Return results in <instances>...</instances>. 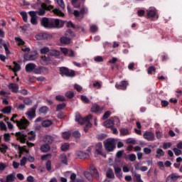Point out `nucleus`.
I'll return each mask as SVG.
<instances>
[{"label": "nucleus", "instance_id": "864d4df0", "mask_svg": "<svg viewBox=\"0 0 182 182\" xmlns=\"http://www.w3.org/2000/svg\"><path fill=\"white\" fill-rule=\"evenodd\" d=\"M51 157H52V154H47L41 156V159L43 161H45L46 160H48V159H50Z\"/></svg>", "mask_w": 182, "mask_h": 182}, {"label": "nucleus", "instance_id": "4c0bfd02", "mask_svg": "<svg viewBox=\"0 0 182 182\" xmlns=\"http://www.w3.org/2000/svg\"><path fill=\"white\" fill-rule=\"evenodd\" d=\"M6 150H8V146L5 144H1V147H0L1 153L5 154V153H6Z\"/></svg>", "mask_w": 182, "mask_h": 182}, {"label": "nucleus", "instance_id": "6ab92c4d", "mask_svg": "<svg viewBox=\"0 0 182 182\" xmlns=\"http://www.w3.org/2000/svg\"><path fill=\"white\" fill-rule=\"evenodd\" d=\"M9 89L11 90L13 93H18V90L19 89V85L15 83H10L8 86Z\"/></svg>", "mask_w": 182, "mask_h": 182}, {"label": "nucleus", "instance_id": "a211bd4d", "mask_svg": "<svg viewBox=\"0 0 182 182\" xmlns=\"http://www.w3.org/2000/svg\"><path fill=\"white\" fill-rule=\"evenodd\" d=\"M35 68H36V65L34 63H30L27 64L25 67L26 72H27V73L34 72Z\"/></svg>", "mask_w": 182, "mask_h": 182}, {"label": "nucleus", "instance_id": "49530a36", "mask_svg": "<svg viewBox=\"0 0 182 182\" xmlns=\"http://www.w3.org/2000/svg\"><path fill=\"white\" fill-rule=\"evenodd\" d=\"M73 15L75 16V18H80L81 19H83L84 18L83 15L80 14V11L77 10L74 11Z\"/></svg>", "mask_w": 182, "mask_h": 182}, {"label": "nucleus", "instance_id": "393cba45", "mask_svg": "<svg viewBox=\"0 0 182 182\" xmlns=\"http://www.w3.org/2000/svg\"><path fill=\"white\" fill-rule=\"evenodd\" d=\"M90 171L92 174H94L96 176V177H99V172L97 171V169H96V167L93 165L90 166Z\"/></svg>", "mask_w": 182, "mask_h": 182}, {"label": "nucleus", "instance_id": "58836bf2", "mask_svg": "<svg viewBox=\"0 0 182 182\" xmlns=\"http://www.w3.org/2000/svg\"><path fill=\"white\" fill-rule=\"evenodd\" d=\"M80 99L82 102H83V103H86L87 105H89V103H90V100H89L88 97H86V95H81Z\"/></svg>", "mask_w": 182, "mask_h": 182}, {"label": "nucleus", "instance_id": "8fccbe9b", "mask_svg": "<svg viewBox=\"0 0 182 182\" xmlns=\"http://www.w3.org/2000/svg\"><path fill=\"white\" fill-rule=\"evenodd\" d=\"M63 139H65V140H68L70 138V132H63L62 134Z\"/></svg>", "mask_w": 182, "mask_h": 182}, {"label": "nucleus", "instance_id": "2eb2a0df", "mask_svg": "<svg viewBox=\"0 0 182 182\" xmlns=\"http://www.w3.org/2000/svg\"><path fill=\"white\" fill-rule=\"evenodd\" d=\"M36 107H38V105H35L33 107L31 108L26 113L28 116V119H34V117H36Z\"/></svg>", "mask_w": 182, "mask_h": 182}, {"label": "nucleus", "instance_id": "a19ab883", "mask_svg": "<svg viewBox=\"0 0 182 182\" xmlns=\"http://www.w3.org/2000/svg\"><path fill=\"white\" fill-rule=\"evenodd\" d=\"M46 168L47 171H50L52 170V162L50 160H48L46 164Z\"/></svg>", "mask_w": 182, "mask_h": 182}, {"label": "nucleus", "instance_id": "ea45409f", "mask_svg": "<svg viewBox=\"0 0 182 182\" xmlns=\"http://www.w3.org/2000/svg\"><path fill=\"white\" fill-rule=\"evenodd\" d=\"M148 75H153V73H156V67L150 66L147 70Z\"/></svg>", "mask_w": 182, "mask_h": 182}, {"label": "nucleus", "instance_id": "c03bdc74", "mask_svg": "<svg viewBox=\"0 0 182 182\" xmlns=\"http://www.w3.org/2000/svg\"><path fill=\"white\" fill-rule=\"evenodd\" d=\"M55 100H58V102H66V98L63 95H56Z\"/></svg>", "mask_w": 182, "mask_h": 182}, {"label": "nucleus", "instance_id": "b1692460", "mask_svg": "<svg viewBox=\"0 0 182 182\" xmlns=\"http://www.w3.org/2000/svg\"><path fill=\"white\" fill-rule=\"evenodd\" d=\"M49 150H50V146H49V144L41 145V151H42V153H48Z\"/></svg>", "mask_w": 182, "mask_h": 182}, {"label": "nucleus", "instance_id": "de8ad7c7", "mask_svg": "<svg viewBox=\"0 0 182 182\" xmlns=\"http://www.w3.org/2000/svg\"><path fill=\"white\" fill-rule=\"evenodd\" d=\"M73 96H75V92H73V91H68L65 93V97L68 99H73Z\"/></svg>", "mask_w": 182, "mask_h": 182}, {"label": "nucleus", "instance_id": "680f3d73", "mask_svg": "<svg viewBox=\"0 0 182 182\" xmlns=\"http://www.w3.org/2000/svg\"><path fill=\"white\" fill-rule=\"evenodd\" d=\"M26 160H28V159H26L25 156L21 159L20 166H21V167H23V166L26 164Z\"/></svg>", "mask_w": 182, "mask_h": 182}, {"label": "nucleus", "instance_id": "39448f33", "mask_svg": "<svg viewBox=\"0 0 182 182\" xmlns=\"http://www.w3.org/2000/svg\"><path fill=\"white\" fill-rule=\"evenodd\" d=\"M59 73L61 76H65L66 77H75L76 75L75 70H70L66 67H60Z\"/></svg>", "mask_w": 182, "mask_h": 182}, {"label": "nucleus", "instance_id": "774afa93", "mask_svg": "<svg viewBox=\"0 0 182 182\" xmlns=\"http://www.w3.org/2000/svg\"><path fill=\"white\" fill-rule=\"evenodd\" d=\"M173 152L176 156H180L181 154V150H180L178 148H174Z\"/></svg>", "mask_w": 182, "mask_h": 182}, {"label": "nucleus", "instance_id": "0eeeda50", "mask_svg": "<svg viewBox=\"0 0 182 182\" xmlns=\"http://www.w3.org/2000/svg\"><path fill=\"white\" fill-rule=\"evenodd\" d=\"M65 26V21L59 18H51L50 26L51 29H60Z\"/></svg>", "mask_w": 182, "mask_h": 182}, {"label": "nucleus", "instance_id": "052dcab7", "mask_svg": "<svg viewBox=\"0 0 182 182\" xmlns=\"http://www.w3.org/2000/svg\"><path fill=\"white\" fill-rule=\"evenodd\" d=\"M88 9L87 7H82V9L80 10V15H85V14H87Z\"/></svg>", "mask_w": 182, "mask_h": 182}, {"label": "nucleus", "instance_id": "f704fd0d", "mask_svg": "<svg viewBox=\"0 0 182 182\" xmlns=\"http://www.w3.org/2000/svg\"><path fill=\"white\" fill-rule=\"evenodd\" d=\"M16 42H17L18 46H23V45H25V41H23V40H22V38H19V37H16L15 38Z\"/></svg>", "mask_w": 182, "mask_h": 182}, {"label": "nucleus", "instance_id": "473e14b6", "mask_svg": "<svg viewBox=\"0 0 182 182\" xmlns=\"http://www.w3.org/2000/svg\"><path fill=\"white\" fill-rule=\"evenodd\" d=\"M107 178H114V173L113 172V169H109V171H107L106 173Z\"/></svg>", "mask_w": 182, "mask_h": 182}, {"label": "nucleus", "instance_id": "c9c22d12", "mask_svg": "<svg viewBox=\"0 0 182 182\" xmlns=\"http://www.w3.org/2000/svg\"><path fill=\"white\" fill-rule=\"evenodd\" d=\"M53 13L58 16H65V14H63V12H62L59 9H55L53 10Z\"/></svg>", "mask_w": 182, "mask_h": 182}, {"label": "nucleus", "instance_id": "a878e982", "mask_svg": "<svg viewBox=\"0 0 182 182\" xmlns=\"http://www.w3.org/2000/svg\"><path fill=\"white\" fill-rule=\"evenodd\" d=\"M52 124L53 122L50 119H46L41 123L43 127H50V126H52Z\"/></svg>", "mask_w": 182, "mask_h": 182}, {"label": "nucleus", "instance_id": "7c9ffc66", "mask_svg": "<svg viewBox=\"0 0 182 182\" xmlns=\"http://www.w3.org/2000/svg\"><path fill=\"white\" fill-rule=\"evenodd\" d=\"M12 110V107L11 106H7V107H5L2 110V113H4V114H9L11 113Z\"/></svg>", "mask_w": 182, "mask_h": 182}, {"label": "nucleus", "instance_id": "37998d69", "mask_svg": "<svg viewBox=\"0 0 182 182\" xmlns=\"http://www.w3.org/2000/svg\"><path fill=\"white\" fill-rule=\"evenodd\" d=\"M20 15L22 16L23 22H28V14L26 11H21Z\"/></svg>", "mask_w": 182, "mask_h": 182}, {"label": "nucleus", "instance_id": "e2e57ef3", "mask_svg": "<svg viewBox=\"0 0 182 182\" xmlns=\"http://www.w3.org/2000/svg\"><path fill=\"white\" fill-rule=\"evenodd\" d=\"M49 52V48L48 47H43V48L41 49V53L42 55H45Z\"/></svg>", "mask_w": 182, "mask_h": 182}, {"label": "nucleus", "instance_id": "6e6552de", "mask_svg": "<svg viewBox=\"0 0 182 182\" xmlns=\"http://www.w3.org/2000/svg\"><path fill=\"white\" fill-rule=\"evenodd\" d=\"M50 22H52V18L47 17H43L41 19V26L45 29H52V26H50Z\"/></svg>", "mask_w": 182, "mask_h": 182}, {"label": "nucleus", "instance_id": "a18cd8bd", "mask_svg": "<svg viewBox=\"0 0 182 182\" xmlns=\"http://www.w3.org/2000/svg\"><path fill=\"white\" fill-rule=\"evenodd\" d=\"M66 107V104H59L56 107V112H59L60 110H63Z\"/></svg>", "mask_w": 182, "mask_h": 182}, {"label": "nucleus", "instance_id": "338daca9", "mask_svg": "<svg viewBox=\"0 0 182 182\" xmlns=\"http://www.w3.org/2000/svg\"><path fill=\"white\" fill-rule=\"evenodd\" d=\"M31 25H38V18L36 17L31 18Z\"/></svg>", "mask_w": 182, "mask_h": 182}, {"label": "nucleus", "instance_id": "423d86ee", "mask_svg": "<svg viewBox=\"0 0 182 182\" xmlns=\"http://www.w3.org/2000/svg\"><path fill=\"white\" fill-rule=\"evenodd\" d=\"M40 4L41 8L38 9V11H36L38 16H45L46 11H52V9H53V6L52 5L48 6L45 3L42 2H40Z\"/></svg>", "mask_w": 182, "mask_h": 182}, {"label": "nucleus", "instance_id": "412c9836", "mask_svg": "<svg viewBox=\"0 0 182 182\" xmlns=\"http://www.w3.org/2000/svg\"><path fill=\"white\" fill-rule=\"evenodd\" d=\"M60 42L61 45H69L70 43V38L65 36H62L60 38Z\"/></svg>", "mask_w": 182, "mask_h": 182}, {"label": "nucleus", "instance_id": "4d7b16f0", "mask_svg": "<svg viewBox=\"0 0 182 182\" xmlns=\"http://www.w3.org/2000/svg\"><path fill=\"white\" fill-rule=\"evenodd\" d=\"M4 140L6 143H8L11 140V134L5 133L4 135Z\"/></svg>", "mask_w": 182, "mask_h": 182}, {"label": "nucleus", "instance_id": "c756f323", "mask_svg": "<svg viewBox=\"0 0 182 182\" xmlns=\"http://www.w3.org/2000/svg\"><path fill=\"white\" fill-rule=\"evenodd\" d=\"M157 13L156 12V10H148L146 13V16L148 18H154Z\"/></svg>", "mask_w": 182, "mask_h": 182}, {"label": "nucleus", "instance_id": "c85d7f7f", "mask_svg": "<svg viewBox=\"0 0 182 182\" xmlns=\"http://www.w3.org/2000/svg\"><path fill=\"white\" fill-rule=\"evenodd\" d=\"M38 112L41 114H46V113L49 112V108L46 106H43L38 109Z\"/></svg>", "mask_w": 182, "mask_h": 182}, {"label": "nucleus", "instance_id": "72a5a7b5", "mask_svg": "<svg viewBox=\"0 0 182 182\" xmlns=\"http://www.w3.org/2000/svg\"><path fill=\"white\" fill-rule=\"evenodd\" d=\"M179 178V176H177L176 173H172L168 176V177L166 178V181H168L170 179L173 180V181H176Z\"/></svg>", "mask_w": 182, "mask_h": 182}, {"label": "nucleus", "instance_id": "13d9d810", "mask_svg": "<svg viewBox=\"0 0 182 182\" xmlns=\"http://www.w3.org/2000/svg\"><path fill=\"white\" fill-rule=\"evenodd\" d=\"M120 133L122 136H127V134H129V129L122 128L120 130Z\"/></svg>", "mask_w": 182, "mask_h": 182}, {"label": "nucleus", "instance_id": "1a4fd4ad", "mask_svg": "<svg viewBox=\"0 0 182 182\" xmlns=\"http://www.w3.org/2000/svg\"><path fill=\"white\" fill-rule=\"evenodd\" d=\"M103 110H105V107H100L97 104H93L90 109V112L95 114H102Z\"/></svg>", "mask_w": 182, "mask_h": 182}, {"label": "nucleus", "instance_id": "6e6d98bb", "mask_svg": "<svg viewBox=\"0 0 182 182\" xmlns=\"http://www.w3.org/2000/svg\"><path fill=\"white\" fill-rule=\"evenodd\" d=\"M14 63V72L16 73V72H19V70H21V65L18 63H16V62Z\"/></svg>", "mask_w": 182, "mask_h": 182}, {"label": "nucleus", "instance_id": "7ed1b4c3", "mask_svg": "<svg viewBox=\"0 0 182 182\" xmlns=\"http://www.w3.org/2000/svg\"><path fill=\"white\" fill-rule=\"evenodd\" d=\"M16 117H18V115L14 114L10 120L11 122H13V123H16V126L20 129V130L25 129L28 127L29 121H28L25 117H23L20 120H15Z\"/></svg>", "mask_w": 182, "mask_h": 182}, {"label": "nucleus", "instance_id": "ddd939ff", "mask_svg": "<svg viewBox=\"0 0 182 182\" xmlns=\"http://www.w3.org/2000/svg\"><path fill=\"white\" fill-rule=\"evenodd\" d=\"M127 86H129V82L126 80H122L119 84H115L116 89H118L119 90H126Z\"/></svg>", "mask_w": 182, "mask_h": 182}, {"label": "nucleus", "instance_id": "603ef678", "mask_svg": "<svg viewBox=\"0 0 182 182\" xmlns=\"http://www.w3.org/2000/svg\"><path fill=\"white\" fill-rule=\"evenodd\" d=\"M70 145L68 143H65L63 145H61V150L62 151H67V150H69Z\"/></svg>", "mask_w": 182, "mask_h": 182}, {"label": "nucleus", "instance_id": "dca6fc26", "mask_svg": "<svg viewBox=\"0 0 182 182\" xmlns=\"http://www.w3.org/2000/svg\"><path fill=\"white\" fill-rule=\"evenodd\" d=\"M144 139L147 140V141H153V140H154V134L151 132H145Z\"/></svg>", "mask_w": 182, "mask_h": 182}, {"label": "nucleus", "instance_id": "4be33fe9", "mask_svg": "<svg viewBox=\"0 0 182 182\" xmlns=\"http://www.w3.org/2000/svg\"><path fill=\"white\" fill-rule=\"evenodd\" d=\"M102 147H103V145L102 144V142H98L95 145V151L97 153V154H100V156L103 154V153L102 152Z\"/></svg>", "mask_w": 182, "mask_h": 182}, {"label": "nucleus", "instance_id": "e433bc0d", "mask_svg": "<svg viewBox=\"0 0 182 182\" xmlns=\"http://www.w3.org/2000/svg\"><path fill=\"white\" fill-rule=\"evenodd\" d=\"M156 153L158 154L156 155V157L157 159H160V157H161V156H164V151H163V149H156Z\"/></svg>", "mask_w": 182, "mask_h": 182}, {"label": "nucleus", "instance_id": "4468645a", "mask_svg": "<svg viewBox=\"0 0 182 182\" xmlns=\"http://www.w3.org/2000/svg\"><path fill=\"white\" fill-rule=\"evenodd\" d=\"M60 49H61L62 53H63L65 56H68L69 58H75V51H73V50L63 48H61Z\"/></svg>", "mask_w": 182, "mask_h": 182}, {"label": "nucleus", "instance_id": "5fc2aeb1", "mask_svg": "<svg viewBox=\"0 0 182 182\" xmlns=\"http://www.w3.org/2000/svg\"><path fill=\"white\" fill-rule=\"evenodd\" d=\"M110 114H112V112H110V111L105 112L102 116V120H106V119H109V117H110Z\"/></svg>", "mask_w": 182, "mask_h": 182}, {"label": "nucleus", "instance_id": "bf43d9fd", "mask_svg": "<svg viewBox=\"0 0 182 182\" xmlns=\"http://www.w3.org/2000/svg\"><path fill=\"white\" fill-rule=\"evenodd\" d=\"M106 137H107V135L106 134H101L100 135H97V139L100 140V141H102V140H105Z\"/></svg>", "mask_w": 182, "mask_h": 182}, {"label": "nucleus", "instance_id": "f8f14e48", "mask_svg": "<svg viewBox=\"0 0 182 182\" xmlns=\"http://www.w3.org/2000/svg\"><path fill=\"white\" fill-rule=\"evenodd\" d=\"M24 61L36 60L38 59V53H26L23 56Z\"/></svg>", "mask_w": 182, "mask_h": 182}, {"label": "nucleus", "instance_id": "9b49d317", "mask_svg": "<svg viewBox=\"0 0 182 182\" xmlns=\"http://www.w3.org/2000/svg\"><path fill=\"white\" fill-rule=\"evenodd\" d=\"M36 39H37V41H45V39L49 41L52 39V35L48 33H40L36 35Z\"/></svg>", "mask_w": 182, "mask_h": 182}, {"label": "nucleus", "instance_id": "cd10ccee", "mask_svg": "<svg viewBox=\"0 0 182 182\" xmlns=\"http://www.w3.org/2000/svg\"><path fill=\"white\" fill-rule=\"evenodd\" d=\"M60 159L61 163L63 164L68 166V156H66V154H61L60 156Z\"/></svg>", "mask_w": 182, "mask_h": 182}, {"label": "nucleus", "instance_id": "79ce46f5", "mask_svg": "<svg viewBox=\"0 0 182 182\" xmlns=\"http://www.w3.org/2000/svg\"><path fill=\"white\" fill-rule=\"evenodd\" d=\"M33 73H35V75H42V66L34 68Z\"/></svg>", "mask_w": 182, "mask_h": 182}, {"label": "nucleus", "instance_id": "69168bd1", "mask_svg": "<svg viewBox=\"0 0 182 182\" xmlns=\"http://www.w3.org/2000/svg\"><path fill=\"white\" fill-rule=\"evenodd\" d=\"M94 60L97 63H99L100 62H103V57H102V56H96V57H95Z\"/></svg>", "mask_w": 182, "mask_h": 182}, {"label": "nucleus", "instance_id": "f3484780", "mask_svg": "<svg viewBox=\"0 0 182 182\" xmlns=\"http://www.w3.org/2000/svg\"><path fill=\"white\" fill-rule=\"evenodd\" d=\"M76 156L78 157V159H80V160H85V159H89V154L86 152H83L82 151H77L76 152Z\"/></svg>", "mask_w": 182, "mask_h": 182}, {"label": "nucleus", "instance_id": "aec40b11", "mask_svg": "<svg viewBox=\"0 0 182 182\" xmlns=\"http://www.w3.org/2000/svg\"><path fill=\"white\" fill-rule=\"evenodd\" d=\"M41 61L44 65H50L52 63V58L49 56L43 55L41 57Z\"/></svg>", "mask_w": 182, "mask_h": 182}, {"label": "nucleus", "instance_id": "09e8293b", "mask_svg": "<svg viewBox=\"0 0 182 182\" xmlns=\"http://www.w3.org/2000/svg\"><path fill=\"white\" fill-rule=\"evenodd\" d=\"M90 31L92 33H96L97 32V26L96 25H91L90 26Z\"/></svg>", "mask_w": 182, "mask_h": 182}, {"label": "nucleus", "instance_id": "bb28decb", "mask_svg": "<svg viewBox=\"0 0 182 182\" xmlns=\"http://www.w3.org/2000/svg\"><path fill=\"white\" fill-rule=\"evenodd\" d=\"M49 55L50 56H55V58H59L60 53L58 50H51L49 51Z\"/></svg>", "mask_w": 182, "mask_h": 182}, {"label": "nucleus", "instance_id": "20e7f679", "mask_svg": "<svg viewBox=\"0 0 182 182\" xmlns=\"http://www.w3.org/2000/svg\"><path fill=\"white\" fill-rule=\"evenodd\" d=\"M103 143L106 151H108V153L114 151V149H116V141L114 139H107L104 141Z\"/></svg>", "mask_w": 182, "mask_h": 182}, {"label": "nucleus", "instance_id": "2f4dec72", "mask_svg": "<svg viewBox=\"0 0 182 182\" xmlns=\"http://www.w3.org/2000/svg\"><path fill=\"white\" fill-rule=\"evenodd\" d=\"M15 181V173L9 174L6 176V182Z\"/></svg>", "mask_w": 182, "mask_h": 182}, {"label": "nucleus", "instance_id": "3c124183", "mask_svg": "<svg viewBox=\"0 0 182 182\" xmlns=\"http://www.w3.org/2000/svg\"><path fill=\"white\" fill-rule=\"evenodd\" d=\"M23 103L24 105H26V106H31V105H32V100L29 97H26L24 99Z\"/></svg>", "mask_w": 182, "mask_h": 182}, {"label": "nucleus", "instance_id": "5701e85b", "mask_svg": "<svg viewBox=\"0 0 182 182\" xmlns=\"http://www.w3.org/2000/svg\"><path fill=\"white\" fill-rule=\"evenodd\" d=\"M45 143L46 144H52V143H53V136H50V135H46L44 139H43Z\"/></svg>", "mask_w": 182, "mask_h": 182}, {"label": "nucleus", "instance_id": "0e129e2a", "mask_svg": "<svg viewBox=\"0 0 182 182\" xmlns=\"http://www.w3.org/2000/svg\"><path fill=\"white\" fill-rule=\"evenodd\" d=\"M57 4L62 9H65V2H63V0H57Z\"/></svg>", "mask_w": 182, "mask_h": 182}, {"label": "nucleus", "instance_id": "9d476101", "mask_svg": "<svg viewBox=\"0 0 182 182\" xmlns=\"http://www.w3.org/2000/svg\"><path fill=\"white\" fill-rule=\"evenodd\" d=\"M115 122L116 123H119L120 120L116 117H114V118L112 117L104 122V126L108 128L113 127V126H114Z\"/></svg>", "mask_w": 182, "mask_h": 182}, {"label": "nucleus", "instance_id": "f03ea898", "mask_svg": "<svg viewBox=\"0 0 182 182\" xmlns=\"http://www.w3.org/2000/svg\"><path fill=\"white\" fill-rule=\"evenodd\" d=\"M93 116L92 114H89L85 117H82L80 114L77 113L75 115V122H77L79 124H85V127L84 128V132L87 133L89 132V127H92V123H90V120H92Z\"/></svg>", "mask_w": 182, "mask_h": 182}, {"label": "nucleus", "instance_id": "f257e3e1", "mask_svg": "<svg viewBox=\"0 0 182 182\" xmlns=\"http://www.w3.org/2000/svg\"><path fill=\"white\" fill-rule=\"evenodd\" d=\"M16 137L18 141H20L21 144H25L28 140L32 141V140H35L36 137V132L33 131H28L26 129H24L23 131H21L16 133Z\"/></svg>", "mask_w": 182, "mask_h": 182}]
</instances>
